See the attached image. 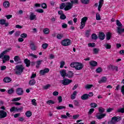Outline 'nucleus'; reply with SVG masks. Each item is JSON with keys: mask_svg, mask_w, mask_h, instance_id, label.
Masks as SVG:
<instances>
[{"mask_svg": "<svg viewBox=\"0 0 124 124\" xmlns=\"http://www.w3.org/2000/svg\"><path fill=\"white\" fill-rule=\"evenodd\" d=\"M49 70L48 68H45L44 70H41L40 71V75L43 76L45 74H46V73H48V72H49Z\"/></svg>", "mask_w": 124, "mask_h": 124, "instance_id": "obj_11", "label": "nucleus"}, {"mask_svg": "<svg viewBox=\"0 0 124 124\" xmlns=\"http://www.w3.org/2000/svg\"><path fill=\"white\" fill-rule=\"evenodd\" d=\"M43 32L45 34H49L50 33V30L48 28H45L43 30Z\"/></svg>", "mask_w": 124, "mask_h": 124, "instance_id": "obj_30", "label": "nucleus"}, {"mask_svg": "<svg viewBox=\"0 0 124 124\" xmlns=\"http://www.w3.org/2000/svg\"><path fill=\"white\" fill-rule=\"evenodd\" d=\"M94 112V108H91L88 112V115H92Z\"/></svg>", "mask_w": 124, "mask_h": 124, "instance_id": "obj_52", "label": "nucleus"}, {"mask_svg": "<svg viewBox=\"0 0 124 124\" xmlns=\"http://www.w3.org/2000/svg\"><path fill=\"white\" fill-rule=\"evenodd\" d=\"M96 20H97V21L101 20V17H100V15L99 14H96Z\"/></svg>", "mask_w": 124, "mask_h": 124, "instance_id": "obj_50", "label": "nucleus"}, {"mask_svg": "<svg viewBox=\"0 0 124 124\" xmlns=\"http://www.w3.org/2000/svg\"><path fill=\"white\" fill-rule=\"evenodd\" d=\"M10 111L11 113H12L13 112H17V108L13 107L10 108Z\"/></svg>", "mask_w": 124, "mask_h": 124, "instance_id": "obj_33", "label": "nucleus"}, {"mask_svg": "<svg viewBox=\"0 0 124 124\" xmlns=\"http://www.w3.org/2000/svg\"><path fill=\"white\" fill-rule=\"evenodd\" d=\"M96 71L97 73H100V72H102V68L99 67L96 70Z\"/></svg>", "mask_w": 124, "mask_h": 124, "instance_id": "obj_59", "label": "nucleus"}, {"mask_svg": "<svg viewBox=\"0 0 124 124\" xmlns=\"http://www.w3.org/2000/svg\"><path fill=\"white\" fill-rule=\"evenodd\" d=\"M10 49H8L7 50H6L4 51H3L0 54V59H1L3 56H4V54H6V53H8L10 51Z\"/></svg>", "mask_w": 124, "mask_h": 124, "instance_id": "obj_24", "label": "nucleus"}, {"mask_svg": "<svg viewBox=\"0 0 124 124\" xmlns=\"http://www.w3.org/2000/svg\"><path fill=\"white\" fill-rule=\"evenodd\" d=\"M21 60V59H20V57L18 56H16L14 57V61L15 62H18V63H20V61Z\"/></svg>", "mask_w": 124, "mask_h": 124, "instance_id": "obj_27", "label": "nucleus"}, {"mask_svg": "<svg viewBox=\"0 0 124 124\" xmlns=\"http://www.w3.org/2000/svg\"><path fill=\"white\" fill-rule=\"evenodd\" d=\"M89 64L91 66H92L93 67H94L97 66V62L94 61H90L89 62Z\"/></svg>", "mask_w": 124, "mask_h": 124, "instance_id": "obj_14", "label": "nucleus"}, {"mask_svg": "<svg viewBox=\"0 0 124 124\" xmlns=\"http://www.w3.org/2000/svg\"><path fill=\"white\" fill-rule=\"evenodd\" d=\"M46 103L48 104V105H51V104H55V102L52 100H49L46 101Z\"/></svg>", "mask_w": 124, "mask_h": 124, "instance_id": "obj_43", "label": "nucleus"}, {"mask_svg": "<svg viewBox=\"0 0 124 124\" xmlns=\"http://www.w3.org/2000/svg\"><path fill=\"white\" fill-rule=\"evenodd\" d=\"M10 57H9V56L4 55L2 59L3 63H5V62H6V61H9L10 60Z\"/></svg>", "mask_w": 124, "mask_h": 124, "instance_id": "obj_16", "label": "nucleus"}, {"mask_svg": "<svg viewBox=\"0 0 124 124\" xmlns=\"http://www.w3.org/2000/svg\"><path fill=\"white\" fill-rule=\"evenodd\" d=\"M11 78L9 77H6L3 79V81L5 83H9L10 82H11Z\"/></svg>", "mask_w": 124, "mask_h": 124, "instance_id": "obj_25", "label": "nucleus"}, {"mask_svg": "<svg viewBox=\"0 0 124 124\" xmlns=\"http://www.w3.org/2000/svg\"><path fill=\"white\" fill-rule=\"evenodd\" d=\"M30 48L31 50H32L33 51L36 50V46H35L34 44H33V43H31L30 44Z\"/></svg>", "mask_w": 124, "mask_h": 124, "instance_id": "obj_26", "label": "nucleus"}, {"mask_svg": "<svg viewBox=\"0 0 124 124\" xmlns=\"http://www.w3.org/2000/svg\"><path fill=\"white\" fill-rule=\"evenodd\" d=\"M6 21V20H5V19H1L0 20V24L1 25H4V24H5Z\"/></svg>", "mask_w": 124, "mask_h": 124, "instance_id": "obj_62", "label": "nucleus"}, {"mask_svg": "<svg viewBox=\"0 0 124 124\" xmlns=\"http://www.w3.org/2000/svg\"><path fill=\"white\" fill-rule=\"evenodd\" d=\"M71 67H74L76 70H81L84 68V64L81 62H73L70 64Z\"/></svg>", "mask_w": 124, "mask_h": 124, "instance_id": "obj_1", "label": "nucleus"}, {"mask_svg": "<svg viewBox=\"0 0 124 124\" xmlns=\"http://www.w3.org/2000/svg\"><path fill=\"white\" fill-rule=\"evenodd\" d=\"M116 31L118 33V34H121L122 32H124V29H122L120 27H118Z\"/></svg>", "mask_w": 124, "mask_h": 124, "instance_id": "obj_18", "label": "nucleus"}, {"mask_svg": "<svg viewBox=\"0 0 124 124\" xmlns=\"http://www.w3.org/2000/svg\"><path fill=\"white\" fill-rule=\"evenodd\" d=\"M98 37L100 40H104L105 38V34L103 32H100Z\"/></svg>", "mask_w": 124, "mask_h": 124, "instance_id": "obj_9", "label": "nucleus"}, {"mask_svg": "<svg viewBox=\"0 0 124 124\" xmlns=\"http://www.w3.org/2000/svg\"><path fill=\"white\" fill-rule=\"evenodd\" d=\"M117 112H118V113H124V108H119V109L117 110Z\"/></svg>", "mask_w": 124, "mask_h": 124, "instance_id": "obj_51", "label": "nucleus"}, {"mask_svg": "<svg viewBox=\"0 0 124 124\" xmlns=\"http://www.w3.org/2000/svg\"><path fill=\"white\" fill-rule=\"evenodd\" d=\"M29 17H30V20H31V21H33V20H36V15H35L34 13L32 12L30 13Z\"/></svg>", "mask_w": 124, "mask_h": 124, "instance_id": "obj_10", "label": "nucleus"}, {"mask_svg": "<svg viewBox=\"0 0 124 124\" xmlns=\"http://www.w3.org/2000/svg\"><path fill=\"white\" fill-rule=\"evenodd\" d=\"M16 93L17 94H18V95H22L23 93V89L17 88L16 89Z\"/></svg>", "mask_w": 124, "mask_h": 124, "instance_id": "obj_15", "label": "nucleus"}, {"mask_svg": "<svg viewBox=\"0 0 124 124\" xmlns=\"http://www.w3.org/2000/svg\"><path fill=\"white\" fill-rule=\"evenodd\" d=\"M66 16L63 14V15H62L60 16V19H61V20H64V19H66Z\"/></svg>", "mask_w": 124, "mask_h": 124, "instance_id": "obj_61", "label": "nucleus"}, {"mask_svg": "<svg viewBox=\"0 0 124 124\" xmlns=\"http://www.w3.org/2000/svg\"><path fill=\"white\" fill-rule=\"evenodd\" d=\"M62 46H69L71 44V41L69 39H64L61 42Z\"/></svg>", "mask_w": 124, "mask_h": 124, "instance_id": "obj_6", "label": "nucleus"}, {"mask_svg": "<svg viewBox=\"0 0 124 124\" xmlns=\"http://www.w3.org/2000/svg\"><path fill=\"white\" fill-rule=\"evenodd\" d=\"M24 109V107H20L19 108H16V112H22L23 109Z\"/></svg>", "mask_w": 124, "mask_h": 124, "instance_id": "obj_42", "label": "nucleus"}, {"mask_svg": "<svg viewBox=\"0 0 124 124\" xmlns=\"http://www.w3.org/2000/svg\"><path fill=\"white\" fill-rule=\"evenodd\" d=\"M66 4L64 3H62L60 5V9H63V8H65Z\"/></svg>", "mask_w": 124, "mask_h": 124, "instance_id": "obj_45", "label": "nucleus"}, {"mask_svg": "<svg viewBox=\"0 0 124 124\" xmlns=\"http://www.w3.org/2000/svg\"><path fill=\"white\" fill-rule=\"evenodd\" d=\"M56 109H57V110H61L62 109H65V107L63 106H60L57 107L56 108Z\"/></svg>", "mask_w": 124, "mask_h": 124, "instance_id": "obj_55", "label": "nucleus"}, {"mask_svg": "<svg viewBox=\"0 0 124 124\" xmlns=\"http://www.w3.org/2000/svg\"><path fill=\"white\" fill-rule=\"evenodd\" d=\"M105 116H106V114L105 113L103 114L98 113L96 115V118H97L99 120H101V119H103Z\"/></svg>", "mask_w": 124, "mask_h": 124, "instance_id": "obj_12", "label": "nucleus"}, {"mask_svg": "<svg viewBox=\"0 0 124 124\" xmlns=\"http://www.w3.org/2000/svg\"><path fill=\"white\" fill-rule=\"evenodd\" d=\"M63 37V34L62 33H59L57 35V38L58 39H62Z\"/></svg>", "mask_w": 124, "mask_h": 124, "instance_id": "obj_36", "label": "nucleus"}, {"mask_svg": "<svg viewBox=\"0 0 124 124\" xmlns=\"http://www.w3.org/2000/svg\"><path fill=\"white\" fill-rule=\"evenodd\" d=\"M35 84V80L34 79H31L29 81V85L30 86H33Z\"/></svg>", "mask_w": 124, "mask_h": 124, "instance_id": "obj_35", "label": "nucleus"}, {"mask_svg": "<svg viewBox=\"0 0 124 124\" xmlns=\"http://www.w3.org/2000/svg\"><path fill=\"white\" fill-rule=\"evenodd\" d=\"M74 104L75 106H77V107L80 106V103L79 102L76 100L74 101Z\"/></svg>", "mask_w": 124, "mask_h": 124, "instance_id": "obj_38", "label": "nucleus"}, {"mask_svg": "<svg viewBox=\"0 0 124 124\" xmlns=\"http://www.w3.org/2000/svg\"><path fill=\"white\" fill-rule=\"evenodd\" d=\"M93 84H87L85 86V88L87 90H90V89H91V88H93Z\"/></svg>", "mask_w": 124, "mask_h": 124, "instance_id": "obj_32", "label": "nucleus"}, {"mask_svg": "<svg viewBox=\"0 0 124 124\" xmlns=\"http://www.w3.org/2000/svg\"><path fill=\"white\" fill-rule=\"evenodd\" d=\"M7 116V113L6 112L3 110H0V118L1 119H3Z\"/></svg>", "mask_w": 124, "mask_h": 124, "instance_id": "obj_8", "label": "nucleus"}, {"mask_svg": "<svg viewBox=\"0 0 124 124\" xmlns=\"http://www.w3.org/2000/svg\"><path fill=\"white\" fill-rule=\"evenodd\" d=\"M36 12H38V13H43L44 12V10L42 9H37L35 10Z\"/></svg>", "mask_w": 124, "mask_h": 124, "instance_id": "obj_47", "label": "nucleus"}, {"mask_svg": "<svg viewBox=\"0 0 124 124\" xmlns=\"http://www.w3.org/2000/svg\"><path fill=\"white\" fill-rule=\"evenodd\" d=\"M89 98V94H84L83 95L81 96V99L82 100H86Z\"/></svg>", "mask_w": 124, "mask_h": 124, "instance_id": "obj_23", "label": "nucleus"}, {"mask_svg": "<svg viewBox=\"0 0 124 124\" xmlns=\"http://www.w3.org/2000/svg\"><path fill=\"white\" fill-rule=\"evenodd\" d=\"M79 1V0H70L71 4L73 5V4H78V2Z\"/></svg>", "mask_w": 124, "mask_h": 124, "instance_id": "obj_31", "label": "nucleus"}, {"mask_svg": "<svg viewBox=\"0 0 124 124\" xmlns=\"http://www.w3.org/2000/svg\"><path fill=\"white\" fill-rule=\"evenodd\" d=\"M90 32L91 30L87 31L85 33V36H86V37H89V36L91 35Z\"/></svg>", "mask_w": 124, "mask_h": 124, "instance_id": "obj_46", "label": "nucleus"}, {"mask_svg": "<svg viewBox=\"0 0 124 124\" xmlns=\"http://www.w3.org/2000/svg\"><path fill=\"white\" fill-rule=\"evenodd\" d=\"M48 46H49V45L47 43H44L42 45V47L43 49H47L48 48Z\"/></svg>", "mask_w": 124, "mask_h": 124, "instance_id": "obj_39", "label": "nucleus"}, {"mask_svg": "<svg viewBox=\"0 0 124 124\" xmlns=\"http://www.w3.org/2000/svg\"><path fill=\"white\" fill-rule=\"evenodd\" d=\"M106 81H107V78L106 77H103L100 80H99L98 83L101 84L102 83H106Z\"/></svg>", "mask_w": 124, "mask_h": 124, "instance_id": "obj_20", "label": "nucleus"}, {"mask_svg": "<svg viewBox=\"0 0 124 124\" xmlns=\"http://www.w3.org/2000/svg\"><path fill=\"white\" fill-rule=\"evenodd\" d=\"M14 93V89L13 88H11L8 91V93H9V94H12V93Z\"/></svg>", "mask_w": 124, "mask_h": 124, "instance_id": "obj_44", "label": "nucleus"}, {"mask_svg": "<svg viewBox=\"0 0 124 124\" xmlns=\"http://www.w3.org/2000/svg\"><path fill=\"white\" fill-rule=\"evenodd\" d=\"M59 82L61 84L63 85V86H67V85H69L70 83H72V80L64 78L63 80H60Z\"/></svg>", "mask_w": 124, "mask_h": 124, "instance_id": "obj_4", "label": "nucleus"}, {"mask_svg": "<svg viewBox=\"0 0 124 124\" xmlns=\"http://www.w3.org/2000/svg\"><path fill=\"white\" fill-rule=\"evenodd\" d=\"M29 56H30V57H31L32 59H37V56L33 54H30Z\"/></svg>", "mask_w": 124, "mask_h": 124, "instance_id": "obj_60", "label": "nucleus"}, {"mask_svg": "<svg viewBox=\"0 0 124 124\" xmlns=\"http://www.w3.org/2000/svg\"><path fill=\"white\" fill-rule=\"evenodd\" d=\"M81 2H82L83 4H89V3H90V0H81Z\"/></svg>", "mask_w": 124, "mask_h": 124, "instance_id": "obj_34", "label": "nucleus"}, {"mask_svg": "<svg viewBox=\"0 0 124 124\" xmlns=\"http://www.w3.org/2000/svg\"><path fill=\"white\" fill-rule=\"evenodd\" d=\"M92 108H95L97 107V104L95 103H92L90 104Z\"/></svg>", "mask_w": 124, "mask_h": 124, "instance_id": "obj_40", "label": "nucleus"}, {"mask_svg": "<svg viewBox=\"0 0 124 124\" xmlns=\"http://www.w3.org/2000/svg\"><path fill=\"white\" fill-rule=\"evenodd\" d=\"M20 36L22 38H27V37H28V34H27V33H23L20 35Z\"/></svg>", "mask_w": 124, "mask_h": 124, "instance_id": "obj_48", "label": "nucleus"}, {"mask_svg": "<svg viewBox=\"0 0 124 124\" xmlns=\"http://www.w3.org/2000/svg\"><path fill=\"white\" fill-rule=\"evenodd\" d=\"M25 67L23 65H17L15 67V72L17 75H21V73L24 72Z\"/></svg>", "mask_w": 124, "mask_h": 124, "instance_id": "obj_2", "label": "nucleus"}, {"mask_svg": "<svg viewBox=\"0 0 124 124\" xmlns=\"http://www.w3.org/2000/svg\"><path fill=\"white\" fill-rule=\"evenodd\" d=\"M64 64H65V62H64V61H62L60 62V68H62V67H63V66H64Z\"/></svg>", "mask_w": 124, "mask_h": 124, "instance_id": "obj_57", "label": "nucleus"}, {"mask_svg": "<svg viewBox=\"0 0 124 124\" xmlns=\"http://www.w3.org/2000/svg\"><path fill=\"white\" fill-rule=\"evenodd\" d=\"M105 47L106 48V49H111V45H109L108 44H106L104 45Z\"/></svg>", "mask_w": 124, "mask_h": 124, "instance_id": "obj_58", "label": "nucleus"}, {"mask_svg": "<svg viewBox=\"0 0 124 124\" xmlns=\"http://www.w3.org/2000/svg\"><path fill=\"white\" fill-rule=\"evenodd\" d=\"M106 36L107 40H110V39H111V37H112V33L111 32H108L107 33Z\"/></svg>", "mask_w": 124, "mask_h": 124, "instance_id": "obj_28", "label": "nucleus"}, {"mask_svg": "<svg viewBox=\"0 0 124 124\" xmlns=\"http://www.w3.org/2000/svg\"><path fill=\"white\" fill-rule=\"evenodd\" d=\"M21 97H17V98H13L12 99V101H19V100H21Z\"/></svg>", "mask_w": 124, "mask_h": 124, "instance_id": "obj_49", "label": "nucleus"}, {"mask_svg": "<svg viewBox=\"0 0 124 124\" xmlns=\"http://www.w3.org/2000/svg\"><path fill=\"white\" fill-rule=\"evenodd\" d=\"M88 46L89 47H95V44H94V43H89V44H88Z\"/></svg>", "mask_w": 124, "mask_h": 124, "instance_id": "obj_63", "label": "nucleus"}, {"mask_svg": "<svg viewBox=\"0 0 124 124\" xmlns=\"http://www.w3.org/2000/svg\"><path fill=\"white\" fill-rule=\"evenodd\" d=\"M87 21H88V17L86 16H84L81 19L80 29H84V27H85V26L86 25V23L87 22Z\"/></svg>", "mask_w": 124, "mask_h": 124, "instance_id": "obj_5", "label": "nucleus"}, {"mask_svg": "<svg viewBox=\"0 0 124 124\" xmlns=\"http://www.w3.org/2000/svg\"><path fill=\"white\" fill-rule=\"evenodd\" d=\"M102 5H103V0H100L99 1V5L98 6V11H100V10H101V7H102Z\"/></svg>", "mask_w": 124, "mask_h": 124, "instance_id": "obj_17", "label": "nucleus"}, {"mask_svg": "<svg viewBox=\"0 0 124 124\" xmlns=\"http://www.w3.org/2000/svg\"><path fill=\"white\" fill-rule=\"evenodd\" d=\"M92 39H93L94 40H96L97 39V35L95 33H93L92 35Z\"/></svg>", "mask_w": 124, "mask_h": 124, "instance_id": "obj_41", "label": "nucleus"}, {"mask_svg": "<svg viewBox=\"0 0 124 124\" xmlns=\"http://www.w3.org/2000/svg\"><path fill=\"white\" fill-rule=\"evenodd\" d=\"M121 92L122 93V94L124 95V85L122 86Z\"/></svg>", "mask_w": 124, "mask_h": 124, "instance_id": "obj_64", "label": "nucleus"}, {"mask_svg": "<svg viewBox=\"0 0 124 124\" xmlns=\"http://www.w3.org/2000/svg\"><path fill=\"white\" fill-rule=\"evenodd\" d=\"M122 120V117L120 116H114L111 118V121H109L108 124H116L118 122H120Z\"/></svg>", "mask_w": 124, "mask_h": 124, "instance_id": "obj_3", "label": "nucleus"}, {"mask_svg": "<svg viewBox=\"0 0 124 124\" xmlns=\"http://www.w3.org/2000/svg\"><path fill=\"white\" fill-rule=\"evenodd\" d=\"M73 7L72 4L70 3V2H66V6L64 8V10L65 11H67L68 10H70Z\"/></svg>", "mask_w": 124, "mask_h": 124, "instance_id": "obj_7", "label": "nucleus"}, {"mask_svg": "<svg viewBox=\"0 0 124 124\" xmlns=\"http://www.w3.org/2000/svg\"><path fill=\"white\" fill-rule=\"evenodd\" d=\"M74 74L73 72L70 71L67 74L66 77H68V78H72Z\"/></svg>", "mask_w": 124, "mask_h": 124, "instance_id": "obj_22", "label": "nucleus"}, {"mask_svg": "<svg viewBox=\"0 0 124 124\" xmlns=\"http://www.w3.org/2000/svg\"><path fill=\"white\" fill-rule=\"evenodd\" d=\"M76 95H77V92L74 91L71 95V99H75L76 98Z\"/></svg>", "mask_w": 124, "mask_h": 124, "instance_id": "obj_29", "label": "nucleus"}, {"mask_svg": "<svg viewBox=\"0 0 124 124\" xmlns=\"http://www.w3.org/2000/svg\"><path fill=\"white\" fill-rule=\"evenodd\" d=\"M60 74L61 76L63 78V79L65 78V76L66 77V71L64 69H63L60 71Z\"/></svg>", "mask_w": 124, "mask_h": 124, "instance_id": "obj_13", "label": "nucleus"}, {"mask_svg": "<svg viewBox=\"0 0 124 124\" xmlns=\"http://www.w3.org/2000/svg\"><path fill=\"white\" fill-rule=\"evenodd\" d=\"M10 6V4L9 3V1H6L4 2L3 3V6H4L5 8H7L9 7Z\"/></svg>", "mask_w": 124, "mask_h": 124, "instance_id": "obj_21", "label": "nucleus"}, {"mask_svg": "<svg viewBox=\"0 0 124 124\" xmlns=\"http://www.w3.org/2000/svg\"><path fill=\"white\" fill-rule=\"evenodd\" d=\"M24 63H25L27 67H29L31 65V61L28 59L24 60Z\"/></svg>", "mask_w": 124, "mask_h": 124, "instance_id": "obj_19", "label": "nucleus"}, {"mask_svg": "<svg viewBox=\"0 0 124 124\" xmlns=\"http://www.w3.org/2000/svg\"><path fill=\"white\" fill-rule=\"evenodd\" d=\"M93 51L94 54H98V52H99V49L93 48Z\"/></svg>", "mask_w": 124, "mask_h": 124, "instance_id": "obj_56", "label": "nucleus"}, {"mask_svg": "<svg viewBox=\"0 0 124 124\" xmlns=\"http://www.w3.org/2000/svg\"><path fill=\"white\" fill-rule=\"evenodd\" d=\"M25 115H26V117H27L28 118H30V117L31 116V112L30 111H27Z\"/></svg>", "mask_w": 124, "mask_h": 124, "instance_id": "obj_37", "label": "nucleus"}, {"mask_svg": "<svg viewBox=\"0 0 124 124\" xmlns=\"http://www.w3.org/2000/svg\"><path fill=\"white\" fill-rule=\"evenodd\" d=\"M105 110V109H104V108H103L102 107L99 108V112L101 114H102V113H104Z\"/></svg>", "mask_w": 124, "mask_h": 124, "instance_id": "obj_54", "label": "nucleus"}, {"mask_svg": "<svg viewBox=\"0 0 124 124\" xmlns=\"http://www.w3.org/2000/svg\"><path fill=\"white\" fill-rule=\"evenodd\" d=\"M32 104L34 106H36L37 105V103H36V100L35 99H33L31 100Z\"/></svg>", "mask_w": 124, "mask_h": 124, "instance_id": "obj_53", "label": "nucleus"}]
</instances>
